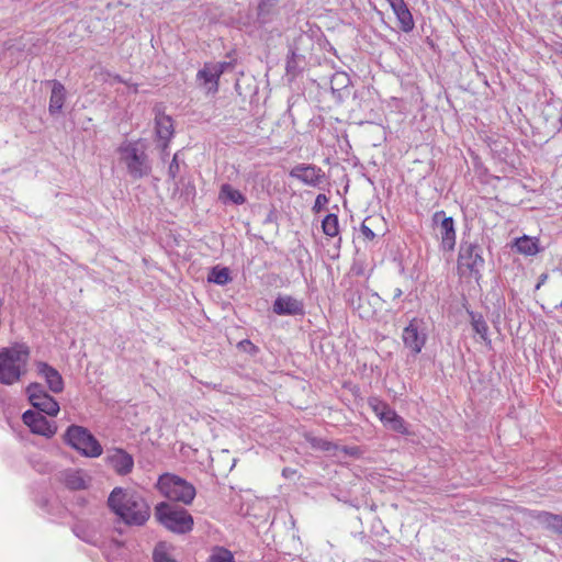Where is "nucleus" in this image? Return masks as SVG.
Listing matches in <instances>:
<instances>
[{
  "label": "nucleus",
  "instance_id": "17",
  "mask_svg": "<svg viewBox=\"0 0 562 562\" xmlns=\"http://www.w3.org/2000/svg\"><path fill=\"white\" fill-rule=\"evenodd\" d=\"M273 312L278 315H303L304 304L293 296L280 295L273 302Z\"/></svg>",
  "mask_w": 562,
  "mask_h": 562
},
{
  "label": "nucleus",
  "instance_id": "7",
  "mask_svg": "<svg viewBox=\"0 0 562 562\" xmlns=\"http://www.w3.org/2000/svg\"><path fill=\"white\" fill-rule=\"evenodd\" d=\"M484 263L482 248L479 245L468 241H463L460 245L458 270L461 276L473 277L475 280H479Z\"/></svg>",
  "mask_w": 562,
  "mask_h": 562
},
{
  "label": "nucleus",
  "instance_id": "31",
  "mask_svg": "<svg viewBox=\"0 0 562 562\" xmlns=\"http://www.w3.org/2000/svg\"><path fill=\"white\" fill-rule=\"evenodd\" d=\"M314 447H316L321 450L330 452L333 456H338L336 450L339 449V446L336 443H333L330 441L318 439V440H315Z\"/></svg>",
  "mask_w": 562,
  "mask_h": 562
},
{
  "label": "nucleus",
  "instance_id": "32",
  "mask_svg": "<svg viewBox=\"0 0 562 562\" xmlns=\"http://www.w3.org/2000/svg\"><path fill=\"white\" fill-rule=\"evenodd\" d=\"M336 452L338 453V456H336L337 458H340L341 454L358 457L360 454V449L358 447L339 446V449L336 450Z\"/></svg>",
  "mask_w": 562,
  "mask_h": 562
},
{
  "label": "nucleus",
  "instance_id": "13",
  "mask_svg": "<svg viewBox=\"0 0 562 562\" xmlns=\"http://www.w3.org/2000/svg\"><path fill=\"white\" fill-rule=\"evenodd\" d=\"M289 175L291 178H294L310 187L321 186L326 178L322 168L311 164H299L290 170Z\"/></svg>",
  "mask_w": 562,
  "mask_h": 562
},
{
  "label": "nucleus",
  "instance_id": "3",
  "mask_svg": "<svg viewBox=\"0 0 562 562\" xmlns=\"http://www.w3.org/2000/svg\"><path fill=\"white\" fill-rule=\"evenodd\" d=\"M117 153L119 161L125 166L131 177L139 179L150 172V164L140 143L124 142Z\"/></svg>",
  "mask_w": 562,
  "mask_h": 562
},
{
  "label": "nucleus",
  "instance_id": "34",
  "mask_svg": "<svg viewBox=\"0 0 562 562\" xmlns=\"http://www.w3.org/2000/svg\"><path fill=\"white\" fill-rule=\"evenodd\" d=\"M361 233L368 240H372L375 237L374 232L367 225V220L361 225Z\"/></svg>",
  "mask_w": 562,
  "mask_h": 562
},
{
  "label": "nucleus",
  "instance_id": "26",
  "mask_svg": "<svg viewBox=\"0 0 562 562\" xmlns=\"http://www.w3.org/2000/svg\"><path fill=\"white\" fill-rule=\"evenodd\" d=\"M323 233L328 237L339 235V222L336 214H327L322 222Z\"/></svg>",
  "mask_w": 562,
  "mask_h": 562
},
{
  "label": "nucleus",
  "instance_id": "28",
  "mask_svg": "<svg viewBox=\"0 0 562 562\" xmlns=\"http://www.w3.org/2000/svg\"><path fill=\"white\" fill-rule=\"evenodd\" d=\"M153 559L155 562H178L173 559L166 543H158L153 552Z\"/></svg>",
  "mask_w": 562,
  "mask_h": 562
},
{
  "label": "nucleus",
  "instance_id": "5",
  "mask_svg": "<svg viewBox=\"0 0 562 562\" xmlns=\"http://www.w3.org/2000/svg\"><path fill=\"white\" fill-rule=\"evenodd\" d=\"M157 487L165 497L187 505L191 504L195 497L194 486L175 474L160 475Z\"/></svg>",
  "mask_w": 562,
  "mask_h": 562
},
{
  "label": "nucleus",
  "instance_id": "30",
  "mask_svg": "<svg viewBox=\"0 0 562 562\" xmlns=\"http://www.w3.org/2000/svg\"><path fill=\"white\" fill-rule=\"evenodd\" d=\"M209 562H235L233 553L222 547H217L210 555Z\"/></svg>",
  "mask_w": 562,
  "mask_h": 562
},
{
  "label": "nucleus",
  "instance_id": "23",
  "mask_svg": "<svg viewBox=\"0 0 562 562\" xmlns=\"http://www.w3.org/2000/svg\"><path fill=\"white\" fill-rule=\"evenodd\" d=\"M471 325L474 331L481 337L485 345L491 346V339L488 337V326L481 314L470 312Z\"/></svg>",
  "mask_w": 562,
  "mask_h": 562
},
{
  "label": "nucleus",
  "instance_id": "9",
  "mask_svg": "<svg viewBox=\"0 0 562 562\" xmlns=\"http://www.w3.org/2000/svg\"><path fill=\"white\" fill-rule=\"evenodd\" d=\"M370 406L386 428L402 435L409 434L406 422L386 403L373 398Z\"/></svg>",
  "mask_w": 562,
  "mask_h": 562
},
{
  "label": "nucleus",
  "instance_id": "19",
  "mask_svg": "<svg viewBox=\"0 0 562 562\" xmlns=\"http://www.w3.org/2000/svg\"><path fill=\"white\" fill-rule=\"evenodd\" d=\"M514 247L524 256H535L540 251L539 239L527 235L516 238Z\"/></svg>",
  "mask_w": 562,
  "mask_h": 562
},
{
  "label": "nucleus",
  "instance_id": "39",
  "mask_svg": "<svg viewBox=\"0 0 562 562\" xmlns=\"http://www.w3.org/2000/svg\"><path fill=\"white\" fill-rule=\"evenodd\" d=\"M401 294H402V291H401L400 289H397V291H396V294H395V295H396V296H400Z\"/></svg>",
  "mask_w": 562,
  "mask_h": 562
},
{
  "label": "nucleus",
  "instance_id": "6",
  "mask_svg": "<svg viewBox=\"0 0 562 562\" xmlns=\"http://www.w3.org/2000/svg\"><path fill=\"white\" fill-rule=\"evenodd\" d=\"M64 438L67 445L87 458H98L103 452L95 437L82 426L71 425L66 430Z\"/></svg>",
  "mask_w": 562,
  "mask_h": 562
},
{
  "label": "nucleus",
  "instance_id": "38",
  "mask_svg": "<svg viewBox=\"0 0 562 562\" xmlns=\"http://www.w3.org/2000/svg\"><path fill=\"white\" fill-rule=\"evenodd\" d=\"M282 474H283L284 476H288V474H290L289 469H284V470H283V472H282Z\"/></svg>",
  "mask_w": 562,
  "mask_h": 562
},
{
  "label": "nucleus",
  "instance_id": "33",
  "mask_svg": "<svg viewBox=\"0 0 562 562\" xmlns=\"http://www.w3.org/2000/svg\"><path fill=\"white\" fill-rule=\"evenodd\" d=\"M328 203V198L325 194H318L315 199V203L313 209L315 211H319L322 207H324Z\"/></svg>",
  "mask_w": 562,
  "mask_h": 562
},
{
  "label": "nucleus",
  "instance_id": "24",
  "mask_svg": "<svg viewBox=\"0 0 562 562\" xmlns=\"http://www.w3.org/2000/svg\"><path fill=\"white\" fill-rule=\"evenodd\" d=\"M539 520L546 525L548 528L557 531L562 535V516L554 515L548 512H542L539 514Z\"/></svg>",
  "mask_w": 562,
  "mask_h": 562
},
{
  "label": "nucleus",
  "instance_id": "11",
  "mask_svg": "<svg viewBox=\"0 0 562 562\" xmlns=\"http://www.w3.org/2000/svg\"><path fill=\"white\" fill-rule=\"evenodd\" d=\"M227 61L206 63L196 74V80L203 86L207 93H216L218 90V80L224 71L231 67Z\"/></svg>",
  "mask_w": 562,
  "mask_h": 562
},
{
  "label": "nucleus",
  "instance_id": "15",
  "mask_svg": "<svg viewBox=\"0 0 562 562\" xmlns=\"http://www.w3.org/2000/svg\"><path fill=\"white\" fill-rule=\"evenodd\" d=\"M105 463L120 475H126L134 468V459L132 454L121 448L108 449Z\"/></svg>",
  "mask_w": 562,
  "mask_h": 562
},
{
  "label": "nucleus",
  "instance_id": "10",
  "mask_svg": "<svg viewBox=\"0 0 562 562\" xmlns=\"http://www.w3.org/2000/svg\"><path fill=\"white\" fill-rule=\"evenodd\" d=\"M402 339L406 348L418 355L427 341V327L423 319L413 318L403 329Z\"/></svg>",
  "mask_w": 562,
  "mask_h": 562
},
{
  "label": "nucleus",
  "instance_id": "1",
  "mask_svg": "<svg viewBox=\"0 0 562 562\" xmlns=\"http://www.w3.org/2000/svg\"><path fill=\"white\" fill-rule=\"evenodd\" d=\"M110 509L126 525L143 526L150 516L149 506L136 492L115 487L109 498Z\"/></svg>",
  "mask_w": 562,
  "mask_h": 562
},
{
  "label": "nucleus",
  "instance_id": "29",
  "mask_svg": "<svg viewBox=\"0 0 562 562\" xmlns=\"http://www.w3.org/2000/svg\"><path fill=\"white\" fill-rule=\"evenodd\" d=\"M349 83L350 79L346 72H336L330 79V88L333 92L348 88Z\"/></svg>",
  "mask_w": 562,
  "mask_h": 562
},
{
  "label": "nucleus",
  "instance_id": "14",
  "mask_svg": "<svg viewBox=\"0 0 562 562\" xmlns=\"http://www.w3.org/2000/svg\"><path fill=\"white\" fill-rule=\"evenodd\" d=\"M434 223L441 238V246L445 250H452L456 245V229L453 218L446 216L443 211L434 214Z\"/></svg>",
  "mask_w": 562,
  "mask_h": 562
},
{
  "label": "nucleus",
  "instance_id": "20",
  "mask_svg": "<svg viewBox=\"0 0 562 562\" xmlns=\"http://www.w3.org/2000/svg\"><path fill=\"white\" fill-rule=\"evenodd\" d=\"M156 133L158 138L165 142L164 148H166L167 142L173 135V124L170 116L164 114L156 116Z\"/></svg>",
  "mask_w": 562,
  "mask_h": 562
},
{
  "label": "nucleus",
  "instance_id": "16",
  "mask_svg": "<svg viewBox=\"0 0 562 562\" xmlns=\"http://www.w3.org/2000/svg\"><path fill=\"white\" fill-rule=\"evenodd\" d=\"M34 366L37 375L45 381L50 392L58 394L64 391V379L57 369L45 361H36Z\"/></svg>",
  "mask_w": 562,
  "mask_h": 562
},
{
  "label": "nucleus",
  "instance_id": "12",
  "mask_svg": "<svg viewBox=\"0 0 562 562\" xmlns=\"http://www.w3.org/2000/svg\"><path fill=\"white\" fill-rule=\"evenodd\" d=\"M22 420L33 434L46 438H52L57 431L56 423L48 420L40 412L29 409L23 413Z\"/></svg>",
  "mask_w": 562,
  "mask_h": 562
},
{
  "label": "nucleus",
  "instance_id": "25",
  "mask_svg": "<svg viewBox=\"0 0 562 562\" xmlns=\"http://www.w3.org/2000/svg\"><path fill=\"white\" fill-rule=\"evenodd\" d=\"M209 282L225 285L231 281L229 270L226 267H214L207 277Z\"/></svg>",
  "mask_w": 562,
  "mask_h": 562
},
{
  "label": "nucleus",
  "instance_id": "37",
  "mask_svg": "<svg viewBox=\"0 0 562 562\" xmlns=\"http://www.w3.org/2000/svg\"><path fill=\"white\" fill-rule=\"evenodd\" d=\"M282 474H283L284 476H288V474H290L289 469H284V470H283V472H282Z\"/></svg>",
  "mask_w": 562,
  "mask_h": 562
},
{
  "label": "nucleus",
  "instance_id": "18",
  "mask_svg": "<svg viewBox=\"0 0 562 562\" xmlns=\"http://www.w3.org/2000/svg\"><path fill=\"white\" fill-rule=\"evenodd\" d=\"M396 15L400 27L403 32H411L414 26L413 15L404 0H386Z\"/></svg>",
  "mask_w": 562,
  "mask_h": 562
},
{
  "label": "nucleus",
  "instance_id": "22",
  "mask_svg": "<svg viewBox=\"0 0 562 562\" xmlns=\"http://www.w3.org/2000/svg\"><path fill=\"white\" fill-rule=\"evenodd\" d=\"M218 198L224 203H233L236 205L244 204L246 201L245 195L239 190L227 183L221 187Z\"/></svg>",
  "mask_w": 562,
  "mask_h": 562
},
{
  "label": "nucleus",
  "instance_id": "35",
  "mask_svg": "<svg viewBox=\"0 0 562 562\" xmlns=\"http://www.w3.org/2000/svg\"><path fill=\"white\" fill-rule=\"evenodd\" d=\"M179 172V164L177 161V154L173 156V159L169 166V176L175 179Z\"/></svg>",
  "mask_w": 562,
  "mask_h": 562
},
{
  "label": "nucleus",
  "instance_id": "21",
  "mask_svg": "<svg viewBox=\"0 0 562 562\" xmlns=\"http://www.w3.org/2000/svg\"><path fill=\"white\" fill-rule=\"evenodd\" d=\"M65 87L60 82L54 81L48 106L50 114H56L60 112L65 102Z\"/></svg>",
  "mask_w": 562,
  "mask_h": 562
},
{
  "label": "nucleus",
  "instance_id": "8",
  "mask_svg": "<svg viewBox=\"0 0 562 562\" xmlns=\"http://www.w3.org/2000/svg\"><path fill=\"white\" fill-rule=\"evenodd\" d=\"M25 392L32 406L40 413H45L48 416H56L58 414V402L40 383H31Z\"/></svg>",
  "mask_w": 562,
  "mask_h": 562
},
{
  "label": "nucleus",
  "instance_id": "4",
  "mask_svg": "<svg viewBox=\"0 0 562 562\" xmlns=\"http://www.w3.org/2000/svg\"><path fill=\"white\" fill-rule=\"evenodd\" d=\"M155 516L165 528L172 532L186 533L192 530L193 518L183 508L160 503L156 506Z\"/></svg>",
  "mask_w": 562,
  "mask_h": 562
},
{
  "label": "nucleus",
  "instance_id": "36",
  "mask_svg": "<svg viewBox=\"0 0 562 562\" xmlns=\"http://www.w3.org/2000/svg\"><path fill=\"white\" fill-rule=\"evenodd\" d=\"M113 80H114V81H117V82H124V83H126V85H127V82H126V81H124V80H123L120 76H117V75L113 76Z\"/></svg>",
  "mask_w": 562,
  "mask_h": 562
},
{
  "label": "nucleus",
  "instance_id": "27",
  "mask_svg": "<svg viewBox=\"0 0 562 562\" xmlns=\"http://www.w3.org/2000/svg\"><path fill=\"white\" fill-rule=\"evenodd\" d=\"M65 484L71 490H81L86 487V482L79 471H68L64 475Z\"/></svg>",
  "mask_w": 562,
  "mask_h": 562
},
{
  "label": "nucleus",
  "instance_id": "2",
  "mask_svg": "<svg viewBox=\"0 0 562 562\" xmlns=\"http://www.w3.org/2000/svg\"><path fill=\"white\" fill-rule=\"evenodd\" d=\"M30 356V347L24 342L0 348V384L19 383L27 372Z\"/></svg>",
  "mask_w": 562,
  "mask_h": 562
}]
</instances>
